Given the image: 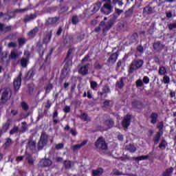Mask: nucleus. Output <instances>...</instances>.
<instances>
[{"instance_id": "obj_1", "label": "nucleus", "mask_w": 176, "mask_h": 176, "mask_svg": "<svg viewBox=\"0 0 176 176\" xmlns=\"http://www.w3.org/2000/svg\"><path fill=\"white\" fill-rule=\"evenodd\" d=\"M117 19H118V16H116V14H113V16L106 23L104 21L100 23L99 25L100 27H104H104L102 29V32L104 35H105V34L110 30L111 27H113V24L116 23Z\"/></svg>"}, {"instance_id": "obj_2", "label": "nucleus", "mask_w": 176, "mask_h": 176, "mask_svg": "<svg viewBox=\"0 0 176 176\" xmlns=\"http://www.w3.org/2000/svg\"><path fill=\"white\" fill-rule=\"evenodd\" d=\"M144 65V59H134L130 64L128 72L129 74H134L135 71L141 69Z\"/></svg>"}, {"instance_id": "obj_3", "label": "nucleus", "mask_w": 176, "mask_h": 176, "mask_svg": "<svg viewBox=\"0 0 176 176\" xmlns=\"http://www.w3.org/2000/svg\"><path fill=\"white\" fill-rule=\"evenodd\" d=\"M12 97V89L10 88H5L0 91V104H5L10 100Z\"/></svg>"}, {"instance_id": "obj_4", "label": "nucleus", "mask_w": 176, "mask_h": 176, "mask_svg": "<svg viewBox=\"0 0 176 176\" xmlns=\"http://www.w3.org/2000/svg\"><path fill=\"white\" fill-rule=\"evenodd\" d=\"M47 142H49V135L46 132L42 131L37 144L38 151H42L47 145Z\"/></svg>"}, {"instance_id": "obj_5", "label": "nucleus", "mask_w": 176, "mask_h": 176, "mask_svg": "<svg viewBox=\"0 0 176 176\" xmlns=\"http://www.w3.org/2000/svg\"><path fill=\"white\" fill-rule=\"evenodd\" d=\"M105 3L101 8L100 10L104 14H111L113 12V7L111 4V0H102Z\"/></svg>"}, {"instance_id": "obj_6", "label": "nucleus", "mask_w": 176, "mask_h": 176, "mask_svg": "<svg viewBox=\"0 0 176 176\" xmlns=\"http://www.w3.org/2000/svg\"><path fill=\"white\" fill-rule=\"evenodd\" d=\"M74 53H75V48H70L67 52V55L65 59V64L64 65V69L66 71L72 65V56H74Z\"/></svg>"}, {"instance_id": "obj_7", "label": "nucleus", "mask_w": 176, "mask_h": 176, "mask_svg": "<svg viewBox=\"0 0 176 176\" xmlns=\"http://www.w3.org/2000/svg\"><path fill=\"white\" fill-rule=\"evenodd\" d=\"M95 146L97 149H102V151H107V149H108V144L103 137H100L96 140Z\"/></svg>"}, {"instance_id": "obj_8", "label": "nucleus", "mask_w": 176, "mask_h": 176, "mask_svg": "<svg viewBox=\"0 0 176 176\" xmlns=\"http://www.w3.org/2000/svg\"><path fill=\"white\" fill-rule=\"evenodd\" d=\"M25 9H16L12 12H8L4 14V20H10V19H14L16 17V13L24 12Z\"/></svg>"}, {"instance_id": "obj_9", "label": "nucleus", "mask_w": 176, "mask_h": 176, "mask_svg": "<svg viewBox=\"0 0 176 176\" xmlns=\"http://www.w3.org/2000/svg\"><path fill=\"white\" fill-rule=\"evenodd\" d=\"M132 107L137 112H141V110L145 108V104L140 100H134L132 102Z\"/></svg>"}, {"instance_id": "obj_10", "label": "nucleus", "mask_w": 176, "mask_h": 176, "mask_svg": "<svg viewBox=\"0 0 176 176\" xmlns=\"http://www.w3.org/2000/svg\"><path fill=\"white\" fill-rule=\"evenodd\" d=\"M130 120H131V115L126 114L122 121V126L124 129H128L130 126Z\"/></svg>"}, {"instance_id": "obj_11", "label": "nucleus", "mask_w": 176, "mask_h": 176, "mask_svg": "<svg viewBox=\"0 0 176 176\" xmlns=\"http://www.w3.org/2000/svg\"><path fill=\"white\" fill-rule=\"evenodd\" d=\"M21 76H23V74L20 72L17 78L14 80V87L15 90H19L21 86Z\"/></svg>"}, {"instance_id": "obj_12", "label": "nucleus", "mask_w": 176, "mask_h": 176, "mask_svg": "<svg viewBox=\"0 0 176 176\" xmlns=\"http://www.w3.org/2000/svg\"><path fill=\"white\" fill-rule=\"evenodd\" d=\"M151 5H152V3H150L143 8V14H145L146 16L153 14V9H155V8H152Z\"/></svg>"}, {"instance_id": "obj_13", "label": "nucleus", "mask_w": 176, "mask_h": 176, "mask_svg": "<svg viewBox=\"0 0 176 176\" xmlns=\"http://www.w3.org/2000/svg\"><path fill=\"white\" fill-rule=\"evenodd\" d=\"M150 123L151 124H156L159 120V114L157 112H152L149 116Z\"/></svg>"}, {"instance_id": "obj_14", "label": "nucleus", "mask_w": 176, "mask_h": 176, "mask_svg": "<svg viewBox=\"0 0 176 176\" xmlns=\"http://www.w3.org/2000/svg\"><path fill=\"white\" fill-rule=\"evenodd\" d=\"M102 5V2L101 1H97L96 3L94 4L93 6H91L90 10L92 14L97 13L98 10H100V8H101V6Z\"/></svg>"}, {"instance_id": "obj_15", "label": "nucleus", "mask_w": 176, "mask_h": 176, "mask_svg": "<svg viewBox=\"0 0 176 176\" xmlns=\"http://www.w3.org/2000/svg\"><path fill=\"white\" fill-rule=\"evenodd\" d=\"M118 57H119V54L118 52L111 54L107 60V63H109V64H115L118 60Z\"/></svg>"}, {"instance_id": "obj_16", "label": "nucleus", "mask_w": 176, "mask_h": 176, "mask_svg": "<svg viewBox=\"0 0 176 176\" xmlns=\"http://www.w3.org/2000/svg\"><path fill=\"white\" fill-rule=\"evenodd\" d=\"M21 54H23V52H20L18 53L16 50H12L10 52L9 58L10 60H16V58H19V57H20Z\"/></svg>"}, {"instance_id": "obj_17", "label": "nucleus", "mask_w": 176, "mask_h": 176, "mask_svg": "<svg viewBox=\"0 0 176 176\" xmlns=\"http://www.w3.org/2000/svg\"><path fill=\"white\" fill-rule=\"evenodd\" d=\"M51 164H52V160L49 159H43L39 162L41 167H50Z\"/></svg>"}, {"instance_id": "obj_18", "label": "nucleus", "mask_w": 176, "mask_h": 176, "mask_svg": "<svg viewBox=\"0 0 176 176\" xmlns=\"http://www.w3.org/2000/svg\"><path fill=\"white\" fill-rule=\"evenodd\" d=\"M27 148L30 149V151H35L36 149V142L35 140H32V139L30 138L28 142Z\"/></svg>"}, {"instance_id": "obj_19", "label": "nucleus", "mask_w": 176, "mask_h": 176, "mask_svg": "<svg viewBox=\"0 0 176 176\" xmlns=\"http://www.w3.org/2000/svg\"><path fill=\"white\" fill-rule=\"evenodd\" d=\"M153 49L157 52H160V50H163L164 49V45L162 44L160 41H157L153 43Z\"/></svg>"}, {"instance_id": "obj_20", "label": "nucleus", "mask_w": 176, "mask_h": 176, "mask_svg": "<svg viewBox=\"0 0 176 176\" xmlns=\"http://www.w3.org/2000/svg\"><path fill=\"white\" fill-rule=\"evenodd\" d=\"M37 17L36 14H30L25 16L23 19V22L27 23L30 21H32V20H35V18Z\"/></svg>"}, {"instance_id": "obj_21", "label": "nucleus", "mask_w": 176, "mask_h": 176, "mask_svg": "<svg viewBox=\"0 0 176 176\" xmlns=\"http://www.w3.org/2000/svg\"><path fill=\"white\" fill-rule=\"evenodd\" d=\"M0 31L1 32H4L5 34H6V32H10L12 31V26H6L5 24L0 23Z\"/></svg>"}, {"instance_id": "obj_22", "label": "nucleus", "mask_w": 176, "mask_h": 176, "mask_svg": "<svg viewBox=\"0 0 176 176\" xmlns=\"http://www.w3.org/2000/svg\"><path fill=\"white\" fill-rule=\"evenodd\" d=\"M87 144V140H84L81 144H75L73 146H72V150L73 152H76V151H79L80 148L85 146Z\"/></svg>"}, {"instance_id": "obj_23", "label": "nucleus", "mask_w": 176, "mask_h": 176, "mask_svg": "<svg viewBox=\"0 0 176 176\" xmlns=\"http://www.w3.org/2000/svg\"><path fill=\"white\" fill-rule=\"evenodd\" d=\"M36 50L38 54L40 55V56L42 57V56H43V52H45V50L43 49V46L42 45V43L41 41H38L37 43Z\"/></svg>"}, {"instance_id": "obj_24", "label": "nucleus", "mask_w": 176, "mask_h": 176, "mask_svg": "<svg viewBox=\"0 0 176 176\" xmlns=\"http://www.w3.org/2000/svg\"><path fill=\"white\" fill-rule=\"evenodd\" d=\"M30 61V58H22L19 60V64L22 68H27V65H28V62Z\"/></svg>"}, {"instance_id": "obj_25", "label": "nucleus", "mask_w": 176, "mask_h": 176, "mask_svg": "<svg viewBox=\"0 0 176 176\" xmlns=\"http://www.w3.org/2000/svg\"><path fill=\"white\" fill-rule=\"evenodd\" d=\"M79 74H82V75H86L87 74V72H89V65L87 64L84 66H82L79 69H78Z\"/></svg>"}, {"instance_id": "obj_26", "label": "nucleus", "mask_w": 176, "mask_h": 176, "mask_svg": "<svg viewBox=\"0 0 176 176\" xmlns=\"http://www.w3.org/2000/svg\"><path fill=\"white\" fill-rule=\"evenodd\" d=\"M39 31V28L38 27H35L34 28H33L32 30H31L28 33V37L29 38H34V36H35L36 35V34H38V32Z\"/></svg>"}, {"instance_id": "obj_27", "label": "nucleus", "mask_w": 176, "mask_h": 176, "mask_svg": "<svg viewBox=\"0 0 176 176\" xmlns=\"http://www.w3.org/2000/svg\"><path fill=\"white\" fill-rule=\"evenodd\" d=\"M104 174V169L102 168H98L92 170V176H100Z\"/></svg>"}, {"instance_id": "obj_28", "label": "nucleus", "mask_w": 176, "mask_h": 176, "mask_svg": "<svg viewBox=\"0 0 176 176\" xmlns=\"http://www.w3.org/2000/svg\"><path fill=\"white\" fill-rule=\"evenodd\" d=\"M163 135V132H157L153 138V142L155 145H157L159 144V141H160V138Z\"/></svg>"}, {"instance_id": "obj_29", "label": "nucleus", "mask_w": 176, "mask_h": 176, "mask_svg": "<svg viewBox=\"0 0 176 176\" xmlns=\"http://www.w3.org/2000/svg\"><path fill=\"white\" fill-rule=\"evenodd\" d=\"M52 38V33L47 32L44 35V38L43 40V43H45V45H47L49 42H50V39Z\"/></svg>"}, {"instance_id": "obj_30", "label": "nucleus", "mask_w": 176, "mask_h": 176, "mask_svg": "<svg viewBox=\"0 0 176 176\" xmlns=\"http://www.w3.org/2000/svg\"><path fill=\"white\" fill-rule=\"evenodd\" d=\"M125 149L131 153H134L137 151V147L134 146V144H129L125 146Z\"/></svg>"}, {"instance_id": "obj_31", "label": "nucleus", "mask_w": 176, "mask_h": 176, "mask_svg": "<svg viewBox=\"0 0 176 176\" xmlns=\"http://www.w3.org/2000/svg\"><path fill=\"white\" fill-rule=\"evenodd\" d=\"M103 123L104 125L107 126L109 129H111V127H113V125L115 124V122L112 119L105 120Z\"/></svg>"}, {"instance_id": "obj_32", "label": "nucleus", "mask_w": 176, "mask_h": 176, "mask_svg": "<svg viewBox=\"0 0 176 176\" xmlns=\"http://www.w3.org/2000/svg\"><path fill=\"white\" fill-rule=\"evenodd\" d=\"M58 20H60L58 17L49 18L46 21V25H50V24H56Z\"/></svg>"}, {"instance_id": "obj_33", "label": "nucleus", "mask_w": 176, "mask_h": 176, "mask_svg": "<svg viewBox=\"0 0 176 176\" xmlns=\"http://www.w3.org/2000/svg\"><path fill=\"white\" fill-rule=\"evenodd\" d=\"M63 166L66 168V170H69L71 167H74V162L70 160H65L63 162Z\"/></svg>"}, {"instance_id": "obj_34", "label": "nucleus", "mask_w": 176, "mask_h": 176, "mask_svg": "<svg viewBox=\"0 0 176 176\" xmlns=\"http://www.w3.org/2000/svg\"><path fill=\"white\" fill-rule=\"evenodd\" d=\"M174 172V168L170 166V168H168L165 170V171L163 173L162 176H171V174Z\"/></svg>"}, {"instance_id": "obj_35", "label": "nucleus", "mask_w": 176, "mask_h": 176, "mask_svg": "<svg viewBox=\"0 0 176 176\" xmlns=\"http://www.w3.org/2000/svg\"><path fill=\"white\" fill-rule=\"evenodd\" d=\"M158 74L161 76L167 75V69L164 66H161L159 68Z\"/></svg>"}, {"instance_id": "obj_36", "label": "nucleus", "mask_w": 176, "mask_h": 176, "mask_svg": "<svg viewBox=\"0 0 176 176\" xmlns=\"http://www.w3.org/2000/svg\"><path fill=\"white\" fill-rule=\"evenodd\" d=\"M135 6H133L131 8L125 12V17H131L133 16V13H134V9Z\"/></svg>"}, {"instance_id": "obj_37", "label": "nucleus", "mask_w": 176, "mask_h": 176, "mask_svg": "<svg viewBox=\"0 0 176 176\" xmlns=\"http://www.w3.org/2000/svg\"><path fill=\"white\" fill-rule=\"evenodd\" d=\"M124 79V77H121L120 78V81L116 82V86L118 87V89H123L124 87V82L123 81Z\"/></svg>"}, {"instance_id": "obj_38", "label": "nucleus", "mask_w": 176, "mask_h": 176, "mask_svg": "<svg viewBox=\"0 0 176 176\" xmlns=\"http://www.w3.org/2000/svg\"><path fill=\"white\" fill-rule=\"evenodd\" d=\"M137 39H138V34L133 33L130 37L129 42L130 43H135Z\"/></svg>"}, {"instance_id": "obj_39", "label": "nucleus", "mask_w": 176, "mask_h": 176, "mask_svg": "<svg viewBox=\"0 0 176 176\" xmlns=\"http://www.w3.org/2000/svg\"><path fill=\"white\" fill-rule=\"evenodd\" d=\"M26 160H28V164H30V166H34V162H35V160L32 158V155L30 154L27 155Z\"/></svg>"}, {"instance_id": "obj_40", "label": "nucleus", "mask_w": 176, "mask_h": 176, "mask_svg": "<svg viewBox=\"0 0 176 176\" xmlns=\"http://www.w3.org/2000/svg\"><path fill=\"white\" fill-rule=\"evenodd\" d=\"M109 91H111V89H109V87L104 86L102 88V91H100L99 93V94H100V96H104V94H107V93H109Z\"/></svg>"}, {"instance_id": "obj_41", "label": "nucleus", "mask_w": 176, "mask_h": 176, "mask_svg": "<svg viewBox=\"0 0 176 176\" xmlns=\"http://www.w3.org/2000/svg\"><path fill=\"white\" fill-rule=\"evenodd\" d=\"M166 146H167V142H166V140L162 139L161 140L160 144L158 146V148H160V149H166Z\"/></svg>"}, {"instance_id": "obj_42", "label": "nucleus", "mask_w": 176, "mask_h": 176, "mask_svg": "<svg viewBox=\"0 0 176 176\" xmlns=\"http://www.w3.org/2000/svg\"><path fill=\"white\" fill-rule=\"evenodd\" d=\"M163 127H164V123L163 122V121H161L157 123V129H159L158 133H163Z\"/></svg>"}, {"instance_id": "obj_43", "label": "nucleus", "mask_w": 176, "mask_h": 176, "mask_svg": "<svg viewBox=\"0 0 176 176\" xmlns=\"http://www.w3.org/2000/svg\"><path fill=\"white\" fill-rule=\"evenodd\" d=\"M135 160H138V162H141V160H148L149 159V155H141L139 157H136Z\"/></svg>"}, {"instance_id": "obj_44", "label": "nucleus", "mask_w": 176, "mask_h": 176, "mask_svg": "<svg viewBox=\"0 0 176 176\" xmlns=\"http://www.w3.org/2000/svg\"><path fill=\"white\" fill-rule=\"evenodd\" d=\"M91 85V89L92 90H95V91H97V87H98V84L96 81H91L90 82Z\"/></svg>"}, {"instance_id": "obj_45", "label": "nucleus", "mask_w": 176, "mask_h": 176, "mask_svg": "<svg viewBox=\"0 0 176 176\" xmlns=\"http://www.w3.org/2000/svg\"><path fill=\"white\" fill-rule=\"evenodd\" d=\"M25 42H27V40L24 38H18V43H19V47H21V46H23V45H25Z\"/></svg>"}, {"instance_id": "obj_46", "label": "nucleus", "mask_w": 176, "mask_h": 176, "mask_svg": "<svg viewBox=\"0 0 176 176\" xmlns=\"http://www.w3.org/2000/svg\"><path fill=\"white\" fill-rule=\"evenodd\" d=\"M45 93L47 94H49L50 93V91L53 89V85L52 83L48 84L45 87Z\"/></svg>"}, {"instance_id": "obj_47", "label": "nucleus", "mask_w": 176, "mask_h": 176, "mask_svg": "<svg viewBox=\"0 0 176 176\" xmlns=\"http://www.w3.org/2000/svg\"><path fill=\"white\" fill-rule=\"evenodd\" d=\"M72 23L74 25H76L79 23V18L78 17V16L74 15L72 17Z\"/></svg>"}, {"instance_id": "obj_48", "label": "nucleus", "mask_w": 176, "mask_h": 176, "mask_svg": "<svg viewBox=\"0 0 176 176\" xmlns=\"http://www.w3.org/2000/svg\"><path fill=\"white\" fill-rule=\"evenodd\" d=\"M22 126H21V133H25V131H27L28 128H27V122H23L21 123Z\"/></svg>"}, {"instance_id": "obj_49", "label": "nucleus", "mask_w": 176, "mask_h": 176, "mask_svg": "<svg viewBox=\"0 0 176 176\" xmlns=\"http://www.w3.org/2000/svg\"><path fill=\"white\" fill-rule=\"evenodd\" d=\"M113 5L118 4V6H123V0H112Z\"/></svg>"}, {"instance_id": "obj_50", "label": "nucleus", "mask_w": 176, "mask_h": 176, "mask_svg": "<svg viewBox=\"0 0 176 176\" xmlns=\"http://www.w3.org/2000/svg\"><path fill=\"white\" fill-rule=\"evenodd\" d=\"M163 82L164 85H168V83H170V76L167 75L164 76Z\"/></svg>"}, {"instance_id": "obj_51", "label": "nucleus", "mask_w": 176, "mask_h": 176, "mask_svg": "<svg viewBox=\"0 0 176 176\" xmlns=\"http://www.w3.org/2000/svg\"><path fill=\"white\" fill-rule=\"evenodd\" d=\"M19 131V126H14L12 129L10 131V135H13V134H16Z\"/></svg>"}, {"instance_id": "obj_52", "label": "nucleus", "mask_w": 176, "mask_h": 176, "mask_svg": "<svg viewBox=\"0 0 176 176\" xmlns=\"http://www.w3.org/2000/svg\"><path fill=\"white\" fill-rule=\"evenodd\" d=\"M94 67L95 69H97L98 71H100V69H102L103 65L96 62L94 65Z\"/></svg>"}, {"instance_id": "obj_53", "label": "nucleus", "mask_w": 176, "mask_h": 176, "mask_svg": "<svg viewBox=\"0 0 176 176\" xmlns=\"http://www.w3.org/2000/svg\"><path fill=\"white\" fill-rule=\"evenodd\" d=\"M123 13V10H120L119 8H115V13L113 14H116V16L118 17V16H120Z\"/></svg>"}, {"instance_id": "obj_54", "label": "nucleus", "mask_w": 176, "mask_h": 176, "mask_svg": "<svg viewBox=\"0 0 176 176\" xmlns=\"http://www.w3.org/2000/svg\"><path fill=\"white\" fill-rule=\"evenodd\" d=\"M34 75H35V72H34L32 69H30L28 72V78H29V79H31V78H34Z\"/></svg>"}, {"instance_id": "obj_55", "label": "nucleus", "mask_w": 176, "mask_h": 176, "mask_svg": "<svg viewBox=\"0 0 176 176\" xmlns=\"http://www.w3.org/2000/svg\"><path fill=\"white\" fill-rule=\"evenodd\" d=\"M55 148L56 149H57V151H60V149H63L64 148V143L56 144L55 145Z\"/></svg>"}, {"instance_id": "obj_56", "label": "nucleus", "mask_w": 176, "mask_h": 176, "mask_svg": "<svg viewBox=\"0 0 176 176\" xmlns=\"http://www.w3.org/2000/svg\"><path fill=\"white\" fill-rule=\"evenodd\" d=\"M144 86V82L141 79H139L136 81V87H142Z\"/></svg>"}, {"instance_id": "obj_57", "label": "nucleus", "mask_w": 176, "mask_h": 176, "mask_svg": "<svg viewBox=\"0 0 176 176\" xmlns=\"http://www.w3.org/2000/svg\"><path fill=\"white\" fill-rule=\"evenodd\" d=\"M136 50L137 52H138L139 53H144V47L142 45H138L137 47H136Z\"/></svg>"}, {"instance_id": "obj_58", "label": "nucleus", "mask_w": 176, "mask_h": 176, "mask_svg": "<svg viewBox=\"0 0 176 176\" xmlns=\"http://www.w3.org/2000/svg\"><path fill=\"white\" fill-rule=\"evenodd\" d=\"M153 60H154V62L155 63V64H157V65H160V64H162L159 56H154Z\"/></svg>"}, {"instance_id": "obj_59", "label": "nucleus", "mask_w": 176, "mask_h": 176, "mask_svg": "<svg viewBox=\"0 0 176 176\" xmlns=\"http://www.w3.org/2000/svg\"><path fill=\"white\" fill-rule=\"evenodd\" d=\"M168 30H170V31H172V30H175L176 23H170L168 25Z\"/></svg>"}, {"instance_id": "obj_60", "label": "nucleus", "mask_w": 176, "mask_h": 176, "mask_svg": "<svg viewBox=\"0 0 176 176\" xmlns=\"http://www.w3.org/2000/svg\"><path fill=\"white\" fill-rule=\"evenodd\" d=\"M21 107L22 109H23L24 111H27L28 109H29L28 104H27L25 102H23L21 103Z\"/></svg>"}, {"instance_id": "obj_61", "label": "nucleus", "mask_w": 176, "mask_h": 176, "mask_svg": "<svg viewBox=\"0 0 176 176\" xmlns=\"http://www.w3.org/2000/svg\"><path fill=\"white\" fill-rule=\"evenodd\" d=\"M12 139L9 138H7L6 142L5 143L6 146H10V145H12Z\"/></svg>"}, {"instance_id": "obj_62", "label": "nucleus", "mask_w": 176, "mask_h": 176, "mask_svg": "<svg viewBox=\"0 0 176 176\" xmlns=\"http://www.w3.org/2000/svg\"><path fill=\"white\" fill-rule=\"evenodd\" d=\"M17 46V43H14V42H10L8 44V47L10 48V47H16Z\"/></svg>"}, {"instance_id": "obj_63", "label": "nucleus", "mask_w": 176, "mask_h": 176, "mask_svg": "<svg viewBox=\"0 0 176 176\" xmlns=\"http://www.w3.org/2000/svg\"><path fill=\"white\" fill-rule=\"evenodd\" d=\"M10 126V120H8L6 124L3 125V129L8 130Z\"/></svg>"}, {"instance_id": "obj_64", "label": "nucleus", "mask_w": 176, "mask_h": 176, "mask_svg": "<svg viewBox=\"0 0 176 176\" xmlns=\"http://www.w3.org/2000/svg\"><path fill=\"white\" fill-rule=\"evenodd\" d=\"M143 82L145 83V85H148V83H149V77L145 76L143 78Z\"/></svg>"}]
</instances>
